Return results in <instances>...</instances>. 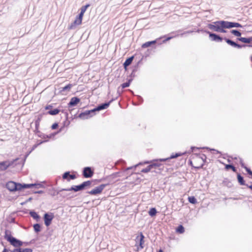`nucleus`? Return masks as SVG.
I'll use <instances>...</instances> for the list:
<instances>
[{
    "mask_svg": "<svg viewBox=\"0 0 252 252\" xmlns=\"http://www.w3.org/2000/svg\"><path fill=\"white\" fill-rule=\"evenodd\" d=\"M4 237L6 240L10 243L11 245L15 247H18L23 245V242L22 241L11 236L9 231L7 230H6L5 232Z\"/></svg>",
    "mask_w": 252,
    "mask_h": 252,
    "instance_id": "f257e3e1",
    "label": "nucleus"
},
{
    "mask_svg": "<svg viewBox=\"0 0 252 252\" xmlns=\"http://www.w3.org/2000/svg\"><path fill=\"white\" fill-rule=\"evenodd\" d=\"M6 188L10 191L20 190L23 189H25L24 184L16 183L13 181H9L6 184Z\"/></svg>",
    "mask_w": 252,
    "mask_h": 252,
    "instance_id": "f03ea898",
    "label": "nucleus"
},
{
    "mask_svg": "<svg viewBox=\"0 0 252 252\" xmlns=\"http://www.w3.org/2000/svg\"><path fill=\"white\" fill-rule=\"evenodd\" d=\"M91 184V182L90 181H87L86 182H84L81 184L77 186H73L71 187L70 188L67 189H63V190L66 191H71L73 190L75 192L84 189L86 187L90 186Z\"/></svg>",
    "mask_w": 252,
    "mask_h": 252,
    "instance_id": "7ed1b4c3",
    "label": "nucleus"
},
{
    "mask_svg": "<svg viewBox=\"0 0 252 252\" xmlns=\"http://www.w3.org/2000/svg\"><path fill=\"white\" fill-rule=\"evenodd\" d=\"M220 21L214 22L213 24H209V28L215 32L225 33L226 31L220 26Z\"/></svg>",
    "mask_w": 252,
    "mask_h": 252,
    "instance_id": "20e7f679",
    "label": "nucleus"
},
{
    "mask_svg": "<svg viewBox=\"0 0 252 252\" xmlns=\"http://www.w3.org/2000/svg\"><path fill=\"white\" fill-rule=\"evenodd\" d=\"M95 113L93 109L91 110H87L84 112L80 113L79 117L82 119H87L94 115Z\"/></svg>",
    "mask_w": 252,
    "mask_h": 252,
    "instance_id": "39448f33",
    "label": "nucleus"
},
{
    "mask_svg": "<svg viewBox=\"0 0 252 252\" xmlns=\"http://www.w3.org/2000/svg\"><path fill=\"white\" fill-rule=\"evenodd\" d=\"M17 159H16L15 160H12V161H4L2 162H0V170L1 171H4L6 169H7L8 167L11 166L14 162L16 160H17Z\"/></svg>",
    "mask_w": 252,
    "mask_h": 252,
    "instance_id": "423d86ee",
    "label": "nucleus"
},
{
    "mask_svg": "<svg viewBox=\"0 0 252 252\" xmlns=\"http://www.w3.org/2000/svg\"><path fill=\"white\" fill-rule=\"evenodd\" d=\"M106 187V185L101 184V185L96 187L94 189L92 190L88 191V193L92 195H96L97 194H100L102 190L104 189V188Z\"/></svg>",
    "mask_w": 252,
    "mask_h": 252,
    "instance_id": "0eeeda50",
    "label": "nucleus"
},
{
    "mask_svg": "<svg viewBox=\"0 0 252 252\" xmlns=\"http://www.w3.org/2000/svg\"><path fill=\"white\" fill-rule=\"evenodd\" d=\"M53 218L54 216L52 214L49 215L48 213H45L44 216V220L45 225L47 226L50 225Z\"/></svg>",
    "mask_w": 252,
    "mask_h": 252,
    "instance_id": "6e6552de",
    "label": "nucleus"
},
{
    "mask_svg": "<svg viewBox=\"0 0 252 252\" xmlns=\"http://www.w3.org/2000/svg\"><path fill=\"white\" fill-rule=\"evenodd\" d=\"M94 172L90 167H85L83 169V175L85 178H90L93 175Z\"/></svg>",
    "mask_w": 252,
    "mask_h": 252,
    "instance_id": "1a4fd4ad",
    "label": "nucleus"
},
{
    "mask_svg": "<svg viewBox=\"0 0 252 252\" xmlns=\"http://www.w3.org/2000/svg\"><path fill=\"white\" fill-rule=\"evenodd\" d=\"M209 34V37L211 38V40L212 41H215L217 42H221L222 40V38L220 37L219 35L214 33L210 32H207Z\"/></svg>",
    "mask_w": 252,
    "mask_h": 252,
    "instance_id": "9d476101",
    "label": "nucleus"
},
{
    "mask_svg": "<svg viewBox=\"0 0 252 252\" xmlns=\"http://www.w3.org/2000/svg\"><path fill=\"white\" fill-rule=\"evenodd\" d=\"M110 102H111V101H110L109 102L102 103V104L99 105L96 108H94L93 110H94V112H95V111H100V110L106 109L109 106Z\"/></svg>",
    "mask_w": 252,
    "mask_h": 252,
    "instance_id": "9b49d317",
    "label": "nucleus"
},
{
    "mask_svg": "<svg viewBox=\"0 0 252 252\" xmlns=\"http://www.w3.org/2000/svg\"><path fill=\"white\" fill-rule=\"evenodd\" d=\"M144 236L143 235L142 233H140V236H138L136 237V243L139 242V246L141 249L143 248V245L144 244Z\"/></svg>",
    "mask_w": 252,
    "mask_h": 252,
    "instance_id": "f8f14e48",
    "label": "nucleus"
},
{
    "mask_svg": "<svg viewBox=\"0 0 252 252\" xmlns=\"http://www.w3.org/2000/svg\"><path fill=\"white\" fill-rule=\"evenodd\" d=\"M80 101V99L77 97H73L71 98L70 102L68 104L69 107L76 106Z\"/></svg>",
    "mask_w": 252,
    "mask_h": 252,
    "instance_id": "ddd939ff",
    "label": "nucleus"
},
{
    "mask_svg": "<svg viewBox=\"0 0 252 252\" xmlns=\"http://www.w3.org/2000/svg\"><path fill=\"white\" fill-rule=\"evenodd\" d=\"M82 23V20L77 17L74 20V21L70 24L69 27V29H74L77 26L80 25Z\"/></svg>",
    "mask_w": 252,
    "mask_h": 252,
    "instance_id": "4468645a",
    "label": "nucleus"
},
{
    "mask_svg": "<svg viewBox=\"0 0 252 252\" xmlns=\"http://www.w3.org/2000/svg\"><path fill=\"white\" fill-rule=\"evenodd\" d=\"M220 26L223 28V29H230L231 28V22H228L225 21H220Z\"/></svg>",
    "mask_w": 252,
    "mask_h": 252,
    "instance_id": "2eb2a0df",
    "label": "nucleus"
},
{
    "mask_svg": "<svg viewBox=\"0 0 252 252\" xmlns=\"http://www.w3.org/2000/svg\"><path fill=\"white\" fill-rule=\"evenodd\" d=\"M24 186L25 189L31 188L32 187H35V189L43 188V186L41 184H24Z\"/></svg>",
    "mask_w": 252,
    "mask_h": 252,
    "instance_id": "dca6fc26",
    "label": "nucleus"
},
{
    "mask_svg": "<svg viewBox=\"0 0 252 252\" xmlns=\"http://www.w3.org/2000/svg\"><path fill=\"white\" fill-rule=\"evenodd\" d=\"M11 252H32V250L30 248H16L14 249Z\"/></svg>",
    "mask_w": 252,
    "mask_h": 252,
    "instance_id": "f3484780",
    "label": "nucleus"
},
{
    "mask_svg": "<svg viewBox=\"0 0 252 252\" xmlns=\"http://www.w3.org/2000/svg\"><path fill=\"white\" fill-rule=\"evenodd\" d=\"M133 58L134 57L133 56H132V57L128 58V59H127L126 60V61L125 62V63H124V66L125 68H126L127 66H128L131 63L133 60Z\"/></svg>",
    "mask_w": 252,
    "mask_h": 252,
    "instance_id": "a211bd4d",
    "label": "nucleus"
},
{
    "mask_svg": "<svg viewBox=\"0 0 252 252\" xmlns=\"http://www.w3.org/2000/svg\"><path fill=\"white\" fill-rule=\"evenodd\" d=\"M182 154H179V153H177L175 155H171L169 158H160V161H165L169 159H171V158H177L180 156H181Z\"/></svg>",
    "mask_w": 252,
    "mask_h": 252,
    "instance_id": "6ab92c4d",
    "label": "nucleus"
},
{
    "mask_svg": "<svg viewBox=\"0 0 252 252\" xmlns=\"http://www.w3.org/2000/svg\"><path fill=\"white\" fill-rule=\"evenodd\" d=\"M237 179H238V182L240 183V185H245V183L244 178L240 174H237Z\"/></svg>",
    "mask_w": 252,
    "mask_h": 252,
    "instance_id": "aec40b11",
    "label": "nucleus"
},
{
    "mask_svg": "<svg viewBox=\"0 0 252 252\" xmlns=\"http://www.w3.org/2000/svg\"><path fill=\"white\" fill-rule=\"evenodd\" d=\"M156 42V40H154L152 41H148L147 42H145L142 45V48H147L149 46H150L152 44H155Z\"/></svg>",
    "mask_w": 252,
    "mask_h": 252,
    "instance_id": "412c9836",
    "label": "nucleus"
},
{
    "mask_svg": "<svg viewBox=\"0 0 252 252\" xmlns=\"http://www.w3.org/2000/svg\"><path fill=\"white\" fill-rule=\"evenodd\" d=\"M205 158H206L205 156L203 155V157L197 156L195 159L197 160L201 161L200 166H202L203 165Z\"/></svg>",
    "mask_w": 252,
    "mask_h": 252,
    "instance_id": "4be33fe9",
    "label": "nucleus"
},
{
    "mask_svg": "<svg viewBox=\"0 0 252 252\" xmlns=\"http://www.w3.org/2000/svg\"><path fill=\"white\" fill-rule=\"evenodd\" d=\"M160 159H157V160H154L153 161V162L150 165H153L152 166V168H156L157 167H159L160 165V163H158V161H160L159 160Z\"/></svg>",
    "mask_w": 252,
    "mask_h": 252,
    "instance_id": "5701e85b",
    "label": "nucleus"
},
{
    "mask_svg": "<svg viewBox=\"0 0 252 252\" xmlns=\"http://www.w3.org/2000/svg\"><path fill=\"white\" fill-rule=\"evenodd\" d=\"M237 39L243 43H249L251 42L250 37H249V38L240 37V38H238Z\"/></svg>",
    "mask_w": 252,
    "mask_h": 252,
    "instance_id": "b1692460",
    "label": "nucleus"
},
{
    "mask_svg": "<svg viewBox=\"0 0 252 252\" xmlns=\"http://www.w3.org/2000/svg\"><path fill=\"white\" fill-rule=\"evenodd\" d=\"M224 40L225 41H226V42L229 45H231V46L232 47H235V45H236V43L234 41L229 39H228V38H224Z\"/></svg>",
    "mask_w": 252,
    "mask_h": 252,
    "instance_id": "393cba45",
    "label": "nucleus"
},
{
    "mask_svg": "<svg viewBox=\"0 0 252 252\" xmlns=\"http://www.w3.org/2000/svg\"><path fill=\"white\" fill-rule=\"evenodd\" d=\"M60 112V110L58 109H54V110H50L48 113L51 115H56Z\"/></svg>",
    "mask_w": 252,
    "mask_h": 252,
    "instance_id": "a878e982",
    "label": "nucleus"
},
{
    "mask_svg": "<svg viewBox=\"0 0 252 252\" xmlns=\"http://www.w3.org/2000/svg\"><path fill=\"white\" fill-rule=\"evenodd\" d=\"M30 214L34 219H36L37 220L39 219V216L35 212L31 211L30 212Z\"/></svg>",
    "mask_w": 252,
    "mask_h": 252,
    "instance_id": "bb28decb",
    "label": "nucleus"
},
{
    "mask_svg": "<svg viewBox=\"0 0 252 252\" xmlns=\"http://www.w3.org/2000/svg\"><path fill=\"white\" fill-rule=\"evenodd\" d=\"M157 213V210L155 208H152L150 209V211H149V214L151 217L155 216Z\"/></svg>",
    "mask_w": 252,
    "mask_h": 252,
    "instance_id": "cd10ccee",
    "label": "nucleus"
},
{
    "mask_svg": "<svg viewBox=\"0 0 252 252\" xmlns=\"http://www.w3.org/2000/svg\"><path fill=\"white\" fill-rule=\"evenodd\" d=\"M231 33L236 36H241V33L236 30H232L230 31Z\"/></svg>",
    "mask_w": 252,
    "mask_h": 252,
    "instance_id": "c85d7f7f",
    "label": "nucleus"
},
{
    "mask_svg": "<svg viewBox=\"0 0 252 252\" xmlns=\"http://www.w3.org/2000/svg\"><path fill=\"white\" fill-rule=\"evenodd\" d=\"M152 166L153 165H150V164L146 168H145L144 169H143L141 170V172H144V173H148V172H149L152 169Z\"/></svg>",
    "mask_w": 252,
    "mask_h": 252,
    "instance_id": "c756f323",
    "label": "nucleus"
},
{
    "mask_svg": "<svg viewBox=\"0 0 252 252\" xmlns=\"http://www.w3.org/2000/svg\"><path fill=\"white\" fill-rule=\"evenodd\" d=\"M188 200L192 204H195L197 202L196 199L194 196L189 197Z\"/></svg>",
    "mask_w": 252,
    "mask_h": 252,
    "instance_id": "7c9ffc66",
    "label": "nucleus"
},
{
    "mask_svg": "<svg viewBox=\"0 0 252 252\" xmlns=\"http://www.w3.org/2000/svg\"><path fill=\"white\" fill-rule=\"evenodd\" d=\"M34 230L36 232H38L40 231V225L38 223L34 224L33 225Z\"/></svg>",
    "mask_w": 252,
    "mask_h": 252,
    "instance_id": "2f4dec72",
    "label": "nucleus"
},
{
    "mask_svg": "<svg viewBox=\"0 0 252 252\" xmlns=\"http://www.w3.org/2000/svg\"><path fill=\"white\" fill-rule=\"evenodd\" d=\"M176 230H177V232H178L180 233H183L184 232L185 229H184V227L183 226V225H180L177 228Z\"/></svg>",
    "mask_w": 252,
    "mask_h": 252,
    "instance_id": "473e14b6",
    "label": "nucleus"
},
{
    "mask_svg": "<svg viewBox=\"0 0 252 252\" xmlns=\"http://www.w3.org/2000/svg\"><path fill=\"white\" fill-rule=\"evenodd\" d=\"M231 25H232L231 28H234V27H236V28H242V26L238 23L232 22Z\"/></svg>",
    "mask_w": 252,
    "mask_h": 252,
    "instance_id": "72a5a7b5",
    "label": "nucleus"
},
{
    "mask_svg": "<svg viewBox=\"0 0 252 252\" xmlns=\"http://www.w3.org/2000/svg\"><path fill=\"white\" fill-rule=\"evenodd\" d=\"M225 168L226 169H231L234 172L236 171V168L234 166H233L231 164H226L225 165Z\"/></svg>",
    "mask_w": 252,
    "mask_h": 252,
    "instance_id": "f704fd0d",
    "label": "nucleus"
},
{
    "mask_svg": "<svg viewBox=\"0 0 252 252\" xmlns=\"http://www.w3.org/2000/svg\"><path fill=\"white\" fill-rule=\"evenodd\" d=\"M130 81H131V80H129L128 82L122 84L121 85L122 88H125L126 87H129L130 85Z\"/></svg>",
    "mask_w": 252,
    "mask_h": 252,
    "instance_id": "c9c22d12",
    "label": "nucleus"
},
{
    "mask_svg": "<svg viewBox=\"0 0 252 252\" xmlns=\"http://www.w3.org/2000/svg\"><path fill=\"white\" fill-rule=\"evenodd\" d=\"M90 6L89 4H87V5H86L85 6H83L81 7V11L85 13V11H86L87 8Z\"/></svg>",
    "mask_w": 252,
    "mask_h": 252,
    "instance_id": "e433bc0d",
    "label": "nucleus"
},
{
    "mask_svg": "<svg viewBox=\"0 0 252 252\" xmlns=\"http://www.w3.org/2000/svg\"><path fill=\"white\" fill-rule=\"evenodd\" d=\"M69 175H70V173L69 172H65L63 175V179H67L68 177H69Z\"/></svg>",
    "mask_w": 252,
    "mask_h": 252,
    "instance_id": "4c0bfd02",
    "label": "nucleus"
},
{
    "mask_svg": "<svg viewBox=\"0 0 252 252\" xmlns=\"http://www.w3.org/2000/svg\"><path fill=\"white\" fill-rule=\"evenodd\" d=\"M72 85L71 84L67 85L63 88V91L69 90L71 88Z\"/></svg>",
    "mask_w": 252,
    "mask_h": 252,
    "instance_id": "58836bf2",
    "label": "nucleus"
},
{
    "mask_svg": "<svg viewBox=\"0 0 252 252\" xmlns=\"http://www.w3.org/2000/svg\"><path fill=\"white\" fill-rule=\"evenodd\" d=\"M84 13L81 11L79 16L77 17L78 18L80 19V20H81L82 21V18H83V15H84Z\"/></svg>",
    "mask_w": 252,
    "mask_h": 252,
    "instance_id": "ea45409f",
    "label": "nucleus"
},
{
    "mask_svg": "<svg viewBox=\"0 0 252 252\" xmlns=\"http://www.w3.org/2000/svg\"><path fill=\"white\" fill-rule=\"evenodd\" d=\"M58 126V124L57 123H55L52 126V128L53 129H56Z\"/></svg>",
    "mask_w": 252,
    "mask_h": 252,
    "instance_id": "a19ab883",
    "label": "nucleus"
},
{
    "mask_svg": "<svg viewBox=\"0 0 252 252\" xmlns=\"http://www.w3.org/2000/svg\"><path fill=\"white\" fill-rule=\"evenodd\" d=\"M246 46V45H239V44L236 43L235 47H236L238 48H241L242 47H245Z\"/></svg>",
    "mask_w": 252,
    "mask_h": 252,
    "instance_id": "79ce46f5",
    "label": "nucleus"
},
{
    "mask_svg": "<svg viewBox=\"0 0 252 252\" xmlns=\"http://www.w3.org/2000/svg\"><path fill=\"white\" fill-rule=\"evenodd\" d=\"M240 162L241 166L245 169V167H247L245 165L244 163L243 162V161L241 159H240Z\"/></svg>",
    "mask_w": 252,
    "mask_h": 252,
    "instance_id": "37998d69",
    "label": "nucleus"
},
{
    "mask_svg": "<svg viewBox=\"0 0 252 252\" xmlns=\"http://www.w3.org/2000/svg\"><path fill=\"white\" fill-rule=\"evenodd\" d=\"M69 177L70 178V179H75L76 178V176L75 175H69Z\"/></svg>",
    "mask_w": 252,
    "mask_h": 252,
    "instance_id": "c03bdc74",
    "label": "nucleus"
},
{
    "mask_svg": "<svg viewBox=\"0 0 252 252\" xmlns=\"http://www.w3.org/2000/svg\"><path fill=\"white\" fill-rule=\"evenodd\" d=\"M230 199L233 200H236L238 199H241V198H236V197H230Z\"/></svg>",
    "mask_w": 252,
    "mask_h": 252,
    "instance_id": "a18cd8bd",
    "label": "nucleus"
},
{
    "mask_svg": "<svg viewBox=\"0 0 252 252\" xmlns=\"http://www.w3.org/2000/svg\"><path fill=\"white\" fill-rule=\"evenodd\" d=\"M35 193L41 194V193H43V191H42V190H39V191H35Z\"/></svg>",
    "mask_w": 252,
    "mask_h": 252,
    "instance_id": "49530a36",
    "label": "nucleus"
},
{
    "mask_svg": "<svg viewBox=\"0 0 252 252\" xmlns=\"http://www.w3.org/2000/svg\"><path fill=\"white\" fill-rule=\"evenodd\" d=\"M171 38H172V37H167L165 40H164L163 41V42H165V41H168V40H170V39H171Z\"/></svg>",
    "mask_w": 252,
    "mask_h": 252,
    "instance_id": "de8ad7c7",
    "label": "nucleus"
},
{
    "mask_svg": "<svg viewBox=\"0 0 252 252\" xmlns=\"http://www.w3.org/2000/svg\"><path fill=\"white\" fill-rule=\"evenodd\" d=\"M52 107V106L51 105H48V106H47L46 107H45V109L46 110H48V109H49L50 108Z\"/></svg>",
    "mask_w": 252,
    "mask_h": 252,
    "instance_id": "09e8293b",
    "label": "nucleus"
},
{
    "mask_svg": "<svg viewBox=\"0 0 252 252\" xmlns=\"http://www.w3.org/2000/svg\"><path fill=\"white\" fill-rule=\"evenodd\" d=\"M55 134H56V133H53V134H51L50 135V136H49V137H50V138H51V137H52L54 136Z\"/></svg>",
    "mask_w": 252,
    "mask_h": 252,
    "instance_id": "8fccbe9b",
    "label": "nucleus"
},
{
    "mask_svg": "<svg viewBox=\"0 0 252 252\" xmlns=\"http://www.w3.org/2000/svg\"><path fill=\"white\" fill-rule=\"evenodd\" d=\"M143 164V163H142V162H140V163H139L138 164H137L135 165V166H134V167H135V168L136 167H137V166H138L139 165H141V164Z\"/></svg>",
    "mask_w": 252,
    "mask_h": 252,
    "instance_id": "3c124183",
    "label": "nucleus"
},
{
    "mask_svg": "<svg viewBox=\"0 0 252 252\" xmlns=\"http://www.w3.org/2000/svg\"><path fill=\"white\" fill-rule=\"evenodd\" d=\"M248 187L250 189H251L252 190V185H250V186H248L247 185Z\"/></svg>",
    "mask_w": 252,
    "mask_h": 252,
    "instance_id": "603ef678",
    "label": "nucleus"
},
{
    "mask_svg": "<svg viewBox=\"0 0 252 252\" xmlns=\"http://www.w3.org/2000/svg\"><path fill=\"white\" fill-rule=\"evenodd\" d=\"M2 252H8V251L5 249H4Z\"/></svg>",
    "mask_w": 252,
    "mask_h": 252,
    "instance_id": "864d4df0",
    "label": "nucleus"
},
{
    "mask_svg": "<svg viewBox=\"0 0 252 252\" xmlns=\"http://www.w3.org/2000/svg\"><path fill=\"white\" fill-rule=\"evenodd\" d=\"M151 162H149V161H146V162H144V164H147V163H150Z\"/></svg>",
    "mask_w": 252,
    "mask_h": 252,
    "instance_id": "5fc2aeb1",
    "label": "nucleus"
},
{
    "mask_svg": "<svg viewBox=\"0 0 252 252\" xmlns=\"http://www.w3.org/2000/svg\"><path fill=\"white\" fill-rule=\"evenodd\" d=\"M132 168H133V167H128V168H127V170L131 169H132Z\"/></svg>",
    "mask_w": 252,
    "mask_h": 252,
    "instance_id": "6e6d98bb",
    "label": "nucleus"
},
{
    "mask_svg": "<svg viewBox=\"0 0 252 252\" xmlns=\"http://www.w3.org/2000/svg\"><path fill=\"white\" fill-rule=\"evenodd\" d=\"M250 42H252V37H250Z\"/></svg>",
    "mask_w": 252,
    "mask_h": 252,
    "instance_id": "4d7b16f0",
    "label": "nucleus"
},
{
    "mask_svg": "<svg viewBox=\"0 0 252 252\" xmlns=\"http://www.w3.org/2000/svg\"><path fill=\"white\" fill-rule=\"evenodd\" d=\"M195 148H196L195 147H191L192 149H195Z\"/></svg>",
    "mask_w": 252,
    "mask_h": 252,
    "instance_id": "13d9d810",
    "label": "nucleus"
},
{
    "mask_svg": "<svg viewBox=\"0 0 252 252\" xmlns=\"http://www.w3.org/2000/svg\"><path fill=\"white\" fill-rule=\"evenodd\" d=\"M158 252H162L161 250H160Z\"/></svg>",
    "mask_w": 252,
    "mask_h": 252,
    "instance_id": "bf43d9fd",
    "label": "nucleus"
},
{
    "mask_svg": "<svg viewBox=\"0 0 252 252\" xmlns=\"http://www.w3.org/2000/svg\"><path fill=\"white\" fill-rule=\"evenodd\" d=\"M250 46H251V47H252V45H250Z\"/></svg>",
    "mask_w": 252,
    "mask_h": 252,
    "instance_id": "052dcab7",
    "label": "nucleus"
}]
</instances>
